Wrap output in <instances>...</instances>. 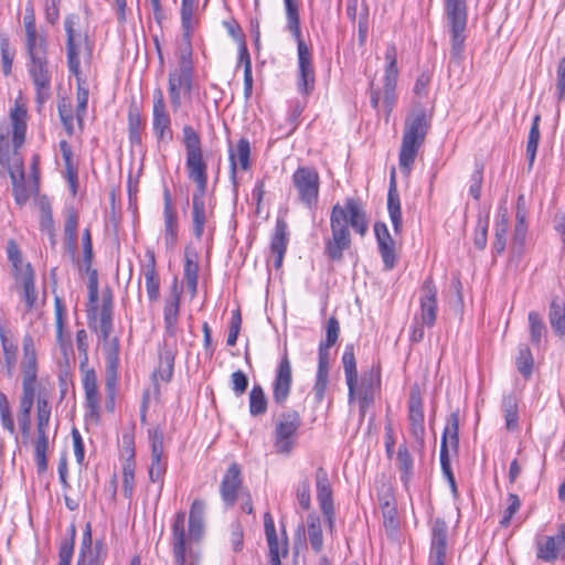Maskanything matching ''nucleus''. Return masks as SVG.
Masks as SVG:
<instances>
[{
	"label": "nucleus",
	"instance_id": "1",
	"mask_svg": "<svg viewBox=\"0 0 565 565\" xmlns=\"http://www.w3.org/2000/svg\"><path fill=\"white\" fill-rule=\"evenodd\" d=\"M26 108L15 105L10 110V124L0 122V164L8 168L15 203L24 205L29 200L23 161L18 150L25 141Z\"/></svg>",
	"mask_w": 565,
	"mask_h": 565
},
{
	"label": "nucleus",
	"instance_id": "2",
	"mask_svg": "<svg viewBox=\"0 0 565 565\" xmlns=\"http://www.w3.org/2000/svg\"><path fill=\"white\" fill-rule=\"evenodd\" d=\"M350 227L363 237L369 230V220L362 202L347 198L343 204L335 203L330 213L331 236L324 239V255L335 263L343 259L344 250L352 244Z\"/></svg>",
	"mask_w": 565,
	"mask_h": 565
},
{
	"label": "nucleus",
	"instance_id": "3",
	"mask_svg": "<svg viewBox=\"0 0 565 565\" xmlns=\"http://www.w3.org/2000/svg\"><path fill=\"white\" fill-rule=\"evenodd\" d=\"M111 332L113 298L111 295L108 294L103 296L102 301L99 340L103 342V351L106 361L105 407L109 413L115 411L119 367V339L117 337H110Z\"/></svg>",
	"mask_w": 565,
	"mask_h": 565
},
{
	"label": "nucleus",
	"instance_id": "4",
	"mask_svg": "<svg viewBox=\"0 0 565 565\" xmlns=\"http://www.w3.org/2000/svg\"><path fill=\"white\" fill-rule=\"evenodd\" d=\"M430 129V118L419 104L405 118L398 163L403 173L409 174L420 147Z\"/></svg>",
	"mask_w": 565,
	"mask_h": 565
},
{
	"label": "nucleus",
	"instance_id": "5",
	"mask_svg": "<svg viewBox=\"0 0 565 565\" xmlns=\"http://www.w3.org/2000/svg\"><path fill=\"white\" fill-rule=\"evenodd\" d=\"M182 143L185 150V169L189 180L195 184L193 193H206L207 162L204 159L200 134L190 125L182 128Z\"/></svg>",
	"mask_w": 565,
	"mask_h": 565
},
{
	"label": "nucleus",
	"instance_id": "6",
	"mask_svg": "<svg viewBox=\"0 0 565 565\" xmlns=\"http://www.w3.org/2000/svg\"><path fill=\"white\" fill-rule=\"evenodd\" d=\"M444 7L450 33L449 67L460 66L466 42L467 3L466 0H444Z\"/></svg>",
	"mask_w": 565,
	"mask_h": 565
},
{
	"label": "nucleus",
	"instance_id": "7",
	"mask_svg": "<svg viewBox=\"0 0 565 565\" xmlns=\"http://www.w3.org/2000/svg\"><path fill=\"white\" fill-rule=\"evenodd\" d=\"M285 28L297 43V89L308 97L315 90L316 73L311 50L302 38L300 18L286 21Z\"/></svg>",
	"mask_w": 565,
	"mask_h": 565
},
{
	"label": "nucleus",
	"instance_id": "8",
	"mask_svg": "<svg viewBox=\"0 0 565 565\" xmlns=\"http://www.w3.org/2000/svg\"><path fill=\"white\" fill-rule=\"evenodd\" d=\"M302 419L298 411H284L275 422L273 431L274 448L278 455H290L296 446L298 430Z\"/></svg>",
	"mask_w": 565,
	"mask_h": 565
},
{
	"label": "nucleus",
	"instance_id": "9",
	"mask_svg": "<svg viewBox=\"0 0 565 565\" xmlns=\"http://www.w3.org/2000/svg\"><path fill=\"white\" fill-rule=\"evenodd\" d=\"M172 554L175 565H200L201 552L189 545L185 539V512L174 515L171 535Z\"/></svg>",
	"mask_w": 565,
	"mask_h": 565
},
{
	"label": "nucleus",
	"instance_id": "10",
	"mask_svg": "<svg viewBox=\"0 0 565 565\" xmlns=\"http://www.w3.org/2000/svg\"><path fill=\"white\" fill-rule=\"evenodd\" d=\"M52 407L45 396L39 395L36 399V433L34 441V459L39 473L47 469L46 451L49 447L47 427L50 424Z\"/></svg>",
	"mask_w": 565,
	"mask_h": 565
},
{
	"label": "nucleus",
	"instance_id": "11",
	"mask_svg": "<svg viewBox=\"0 0 565 565\" xmlns=\"http://www.w3.org/2000/svg\"><path fill=\"white\" fill-rule=\"evenodd\" d=\"M298 200L309 210L317 207L320 192V177L315 167L299 166L291 175Z\"/></svg>",
	"mask_w": 565,
	"mask_h": 565
},
{
	"label": "nucleus",
	"instance_id": "12",
	"mask_svg": "<svg viewBox=\"0 0 565 565\" xmlns=\"http://www.w3.org/2000/svg\"><path fill=\"white\" fill-rule=\"evenodd\" d=\"M193 75L194 66L192 61V47L191 44H186L185 47L181 50L179 65L171 70L168 75V94L171 107L174 111H177L182 105V85L190 76Z\"/></svg>",
	"mask_w": 565,
	"mask_h": 565
},
{
	"label": "nucleus",
	"instance_id": "13",
	"mask_svg": "<svg viewBox=\"0 0 565 565\" xmlns=\"http://www.w3.org/2000/svg\"><path fill=\"white\" fill-rule=\"evenodd\" d=\"M29 75L33 82L36 100L43 104L50 97L52 74L49 70L47 53L28 57Z\"/></svg>",
	"mask_w": 565,
	"mask_h": 565
},
{
	"label": "nucleus",
	"instance_id": "14",
	"mask_svg": "<svg viewBox=\"0 0 565 565\" xmlns=\"http://www.w3.org/2000/svg\"><path fill=\"white\" fill-rule=\"evenodd\" d=\"M292 386V367L285 348L280 361L275 370V376L271 383L273 402L284 407L289 398Z\"/></svg>",
	"mask_w": 565,
	"mask_h": 565
},
{
	"label": "nucleus",
	"instance_id": "15",
	"mask_svg": "<svg viewBox=\"0 0 565 565\" xmlns=\"http://www.w3.org/2000/svg\"><path fill=\"white\" fill-rule=\"evenodd\" d=\"M381 390V369L372 366L362 374L361 382L356 384L354 398L359 399L360 416L364 417L367 409L374 404L375 396Z\"/></svg>",
	"mask_w": 565,
	"mask_h": 565
},
{
	"label": "nucleus",
	"instance_id": "16",
	"mask_svg": "<svg viewBox=\"0 0 565 565\" xmlns=\"http://www.w3.org/2000/svg\"><path fill=\"white\" fill-rule=\"evenodd\" d=\"M149 439L151 444V465L149 468V479L159 486V495L161 494L167 471V462L163 457V430L159 427L149 429Z\"/></svg>",
	"mask_w": 565,
	"mask_h": 565
},
{
	"label": "nucleus",
	"instance_id": "17",
	"mask_svg": "<svg viewBox=\"0 0 565 565\" xmlns=\"http://www.w3.org/2000/svg\"><path fill=\"white\" fill-rule=\"evenodd\" d=\"M152 130L159 141H170L173 138L171 117L160 88L153 90Z\"/></svg>",
	"mask_w": 565,
	"mask_h": 565
},
{
	"label": "nucleus",
	"instance_id": "18",
	"mask_svg": "<svg viewBox=\"0 0 565 565\" xmlns=\"http://www.w3.org/2000/svg\"><path fill=\"white\" fill-rule=\"evenodd\" d=\"M448 526L444 519L436 518L431 525L428 564L446 565Z\"/></svg>",
	"mask_w": 565,
	"mask_h": 565
},
{
	"label": "nucleus",
	"instance_id": "19",
	"mask_svg": "<svg viewBox=\"0 0 565 565\" xmlns=\"http://www.w3.org/2000/svg\"><path fill=\"white\" fill-rule=\"evenodd\" d=\"M79 23V17L75 13L67 14L64 20L66 33V55L67 66L71 74L78 76L81 74L79 49L76 40L81 38L76 26Z\"/></svg>",
	"mask_w": 565,
	"mask_h": 565
},
{
	"label": "nucleus",
	"instance_id": "20",
	"mask_svg": "<svg viewBox=\"0 0 565 565\" xmlns=\"http://www.w3.org/2000/svg\"><path fill=\"white\" fill-rule=\"evenodd\" d=\"M374 234L377 243L379 253L381 255L384 270L390 271L397 264V254L395 250V241L383 222H375Z\"/></svg>",
	"mask_w": 565,
	"mask_h": 565
},
{
	"label": "nucleus",
	"instance_id": "21",
	"mask_svg": "<svg viewBox=\"0 0 565 565\" xmlns=\"http://www.w3.org/2000/svg\"><path fill=\"white\" fill-rule=\"evenodd\" d=\"M242 483L241 467L233 462L226 469L220 486L221 498L225 507L231 508L236 503Z\"/></svg>",
	"mask_w": 565,
	"mask_h": 565
},
{
	"label": "nucleus",
	"instance_id": "22",
	"mask_svg": "<svg viewBox=\"0 0 565 565\" xmlns=\"http://www.w3.org/2000/svg\"><path fill=\"white\" fill-rule=\"evenodd\" d=\"M409 430L415 440L423 443L425 436V417L423 398L418 387H413L408 401Z\"/></svg>",
	"mask_w": 565,
	"mask_h": 565
},
{
	"label": "nucleus",
	"instance_id": "23",
	"mask_svg": "<svg viewBox=\"0 0 565 565\" xmlns=\"http://www.w3.org/2000/svg\"><path fill=\"white\" fill-rule=\"evenodd\" d=\"M206 193H193L191 205V220L193 236L200 241L203 237L205 226H209L210 217L213 211L205 204Z\"/></svg>",
	"mask_w": 565,
	"mask_h": 565
},
{
	"label": "nucleus",
	"instance_id": "24",
	"mask_svg": "<svg viewBox=\"0 0 565 565\" xmlns=\"http://www.w3.org/2000/svg\"><path fill=\"white\" fill-rule=\"evenodd\" d=\"M228 161L231 179L236 183L237 166L243 171L250 169V142L247 138L242 137L235 146L228 143Z\"/></svg>",
	"mask_w": 565,
	"mask_h": 565
},
{
	"label": "nucleus",
	"instance_id": "25",
	"mask_svg": "<svg viewBox=\"0 0 565 565\" xmlns=\"http://www.w3.org/2000/svg\"><path fill=\"white\" fill-rule=\"evenodd\" d=\"M205 502L195 499L189 511V527L185 531V539L189 545L199 543L204 535Z\"/></svg>",
	"mask_w": 565,
	"mask_h": 565
},
{
	"label": "nucleus",
	"instance_id": "26",
	"mask_svg": "<svg viewBox=\"0 0 565 565\" xmlns=\"http://www.w3.org/2000/svg\"><path fill=\"white\" fill-rule=\"evenodd\" d=\"M422 289L424 295L420 297V322L433 327L437 318V289L431 279H426Z\"/></svg>",
	"mask_w": 565,
	"mask_h": 565
},
{
	"label": "nucleus",
	"instance_id": "27",
	"mask_svg": "<svg viewBox=\"0 0 565 565\" xmlns=\"http://www.w3.org/2000/svg\"><path fill=\"white\" fill-rule=\"evenodd\" d=\"M163 218H164V243L168 248H173L178 239V215L172 204L170 190L163 189Z\"/></svg>",
	"mask_w": 565,
	"mask_h": 565
},
{
	"label": "nucleus",
	"instance_id": "28",
	"mask_svg": "<svg viewBox=\"0 0 565 565\" xmlns=\"http://www.w3.org/2000/svg\"><path fill=\"white\" fill-rule=\"evenodd\" d=\"M83 388L85 392V407L87 409V415L90 418H93L95 422H98L99 417H100V406H99L97 376L93 369L87 370L84 373Z\"/></svg>",
	"mask_w": 565,
	"mask_h": 565
},
{
	"label": "nucleus",
	"instance_id": "29",
	"mask_svg": "<svg viewBox=\"0 0 565 565\" xmlns=\"http://www.w3.org/2000/svg\"><path fill=\"white\" fill-rule=\"evenodd\" d=\"M147 263L142 265L141 270L146 280L147 296L150 302L160 298V277L156 268V255L152 249L146 250Z\"/></svg>",
	"mask_w": 565,
	"mask_h": 565
},
{
	"label": "nucleus",
	"instance_id": "30",
	"mask_svg": "<svg viewBox=\"0 0 565 565\" xmlns=\"http://www.w3.org/2000/svg\"><path fill=\"white\" fill-rule=\"evenodd\" d=\"M387 212L392 222L393 231L399 234L403 228L401 200L397 191L395 169H392L387 192Z\"/></svg>",
	"mask_w": 565,
	"mask_h": 565
},
{
	"label": "nucleus",
	"instance_id": "31",
	"mask_svg": "<svg viewBox=\"0 0 565 565\" xmlns=\"http://www.w3.org/2000/svg\"><path fill=\"white\" fill-rule=\"evenodd\" d=\"M288 242V225L285 220L277 218L275 230L270 238V250L275 255L274 266L276 268H279L282 264Z\"/></svg>",
	"mask_w": 565,
	"mask_h": 565
},
{
	"label": "nucleus",
	"instance_id": "32",
	"mask_svg": "<svg viewBox=\"0 0 565 565\" xmlns=\"http://www.w3.org/2000/svg\"><path fill=\"white\" fill-rule=\"evenodd\" d=\"M183 278L191 297L198 292L199 254L190 246L184 248Z\"/></svg>",
	"mask_w": 565,
	"mask_h": 565
},
{
	"label": "nucleus",
	"instance_id": "33",
	"mask_svg": "<svg viewBox=\"0 0 565 565\" xmlns=\"http://www.w3.org/2000/svg\"><path fill=\"white\" fill-rule=\"evenodd\" d=\"M180 298L181 295L174 287L172 295L164 300L163 307V322H164V331L169 337H175L179 313H180Z\"/></svg>",
	"mask_w": 565,
	"mask_h": 565
},
{
	"label": "nucleus",
	"instance_id": "34",
	"mask_svg": "<svg viewBox=\"0 0 565 565\" xmlns=\"http://www.w3.org/2000/svg\"><path fill=\"white\" fill-rule=\"evenodd\" d=\"M448 445L457 451L459 446V413L452 412L448 415L440 441L439 455H449Z\"/></svg>",
	"mask_w": 565,
	"mask_h": 565
},
{
	"label": "nucleus",
	"instance_id": "35",
	"mask_svg": "<svg viewBox=\"0 0 565 565\" xmlns=\"http://www.w3.org/2000/svg\"><path fill=\"white\" fill-rule=\"evenodd\" d=\"M317 500L320 509L330 512V505H333V492L329 476L323 467H319L315 473Z\"/></svg>",
	"mask_w": 565,
	"mask_h": 565
},
{
	"label": "nucleus",
	"instance_id": "36",
	"mask_svg": "<svg viewBox=\"0 0 565 565\" xmlns=\"http://www.w3.org/2000/svg\"><path fill=\"white\" fill-rule=\"evenodd\" d=\"M317 500L320 509L330 512V505H333V492L329 476L323 467H319L315 473Z\"/></svg>",
	"mask_w": 565,
	"mask_h": 565
},
{
	"label": "nucleus",
	"instance_id": "37",
	"mask_svg": "<svg viewBox=\"0 0 565 565\" xmlns=\"http://www.w3.org/2000/svg\"><path fill=\"white\" fill-rule=\"evenodd\" d=\"M342 364L345 375V382L349 391V402L354 399V395L356 392V380H358V371H356V362L354 355L353 344H348L344 349L342 355Z\"/></svg>",
	"mask_w": 565,
	"mask_h": 565
},
{
	"label": "nucleus",
	"instance_id": "38",
	"mask_svg": "<svg viewBox=\"0 0 565 565\" xmlns=\"http://www.w3.org/2000/svg\"><path fill=\"white\" fill-rule=\"evenodd\" d=\"M88 301L87 309L88 327L99 333L100 321L97 326V301H98V275L97 271H92L88 278ZM102 311L99 312V315Z\"/></svg>",
	"mask_w": 565,
	"mask_h": 565
},
{
	"label": "nucleus",
	"instance_id": "39",
	"mask_svg": "<svg viewBox=\"0 0 565 565\" xmlns=\"http://www.w3.org/2000/svg\"><path fill=\"white\" fill-rule=\"evenodd\" d=\"M264 529L265 535L269 550V565H281L280 555H279V542L274 524V520L269 512H266L264 515Z\"/></svg>",
	"mask_w": 565,
	"mask_h": 565
},
{
	"label": "nucleus",
	"instance_id": "40",
	"mask_svg": "<svg viewBox=\"0 0 565 565\" xmlns=\"http://www.w3.org/2000/svg\"><path fill=\"white\" fill-rule=\"evenodd\" d=\"M21 282L23 289V299L25 301L26 308L31 310L36 302V291L34 286V271L30 263L25 264L22 277L15 279Z\"/></svg>",
	"mask_w": 565,
	"mask_h": 565
},
{
	"label": "nucleus",
	"instance_id": "41",
	"mask_svg": "<svg viewBox=\"0 0 565 565\" xmlns=\"http://www.w3.org/2000/svg\"><path fill=\"white\" fill-rule=\"evenodd\" d=\"M495 233L493 242V250L497 254H502L505 249L507 233L509 230V217L507 210L499 211L495 218Z\"/></svg>",
	"mask_w": 565,
	"mask_h": 565
},
{
	"label": "nucleus",
	"instance_id": "42",
	"mask_svg": "<svg viewBox=\"0 0 565 565\" xmlns=\"http://www.w3.org/2000/svg\"><path fill=\"white\" fill-rule=\"evenodd\" d=\"M502 412L505 419V428L510 431L519 427L518 398L513 394L503 395Z\"/></svg>",
	"mask_w": 565,
	"mask_h": 565
},
{
	"label": "nucleus",
	"instance_id": "43",
	"mask_svg": "<svg viewBox=\"0 0 565 565\" xmlns=\"http://www.w3.org/2000/svg\"><path fill=\"white\" fill-rule=\"evenodd\" d=\"M561 542L557 534L555 536H546L544 542L536 544V557L543 562L552 563L558 557Z\"/></svg>",
	"mask_w": 565,
	"mask_h": 565
},
{
	"label": "nucleus",
	"instance_id": "44",
	"mask_svg": "<svg viewBox=\"0 0 565 565\" xmlns=\"http://www.w3.org/2000/svg\"><path fill=\"white\" fill-rule=\"evenodd\" d=\"M145 120L137 106L132 105L128 110V137L131 145L141 143V129Z\"/></svg>",
	"mask_w": 565,
	"mask_h": 565
},
{
	"label": "nucleus",
	"instance_id": "45",
	"mask_svg": "<svg viewBox=\"0 0 565 565\" xmlns=\"http://www.w3.org/2000/svg\"><path fill=\"white\" fill-rule=\"evenodd\" d=\"M196 0H182L181 1V26L183 31V41L191 44V36L193 32V13Z\"/></svg>",
	"mask_w": 565,
	"mask_h": 565
},
{
	"label": "nucleus",
	"instance_id": "46",
	"mask_svg": "<svg viewBox=\"0 0 565 565\" xmlns=\"http://www.w3.org/2000/svg\"><path fill=\"white\" fill-rule=\"evenodd\" d=\"M548 319L555 333L559 337H565V305L561 300H552Z\"/></svg>",
	"mask_w": 565,
	"mask_h": 565
},
{
	"label": "nucleus",
	"instance_id": "47",
	"mask_svg": "<svg viewBox=\"0 0 565 565\" xmlns=\"http://www.w3.org/2000/svg\"><path fill=\"white\" fill-rule=\"evenodd\" d=\"M175 360V350L166 348L159 355V366L154 375H158L163 382H170L173 375Z\"/></svg>",
	"mask_w": 565,
	"mask_h": 565
},
{
	"label": "nucleus",
	"instance_id": "48",
	"mask_svg": "<svg viewBox=\"0 0 565 565\" xmlns=\"http://www.w3.org/2000/svg\"><path fill=\"white\" fill-rule=\"evenodd\" d=\"M396 461L398 469L401 471V481L406 484L412 475L414 469V459L406 446V444H401L398 446L397 455H396Z\"/></svg>",
	"mask_w": 565,
	"mask_h": 565
},
{
	"label": "nucleus",
	"instance_id": "49",
	"mask_svg": "<svg viewBox=\"0 0 565 565\" xmlns=\"http://www.w3.org/2000/svg\"><path fill=\"white\" fill-rule=\"evenodd\" d=\"M515 366L524 379H530L533 373L534 359L527 344H520L515 358Z\"/></svg>",
	"mask_w": 565,
	"mask_h": 565
},
{
	"label": "nucleus",
	"instance_id": "50",
	"mask_svg": "<svg viewBox=\"0 0 565 565\" xmlns=\"http://www.w3.org/2000/svg\"><path fill=\"white\" fill-rule=\"evenodd\" d=\"M268 399L264 388L255 384L249 392V414L254 417L264 415L267 412Z\"/></svg>",
	"mask_w": 565,
	"mask_h": 565
},
{
	"label": "nucleus",
	"instance_id": "51",
	"mask_svg": "<svg viewBox=\"0 0 565 565\" xmlns=\"http://www.w3.org/2000/svg\"><path fill=\"white\" fill-rule=\"evenodd\" d=\"M23 361L21 363L22 371L38 372L36 351L34 340L31 334H25L22 341Z\"/></svg>",
	"mask_w": 565,
	"mask_h": 565
},
{
	"label": "nucleus",
	"instance_id": "52",
	"mask_svg": "<svg viewBox=\"0 0 565 565\" xmlns=\"http://www.w3.org/2000/svg\"><path fill=\"white\" fill-rule=\"evenodd\" d=\"M307 522L310 546L316 553H320L323 548V535L320 519L317 515H309Z\"/></svg>",
	"mask_w": 565,
	"mask_h": 565
},
{
	"label": "nucleus",
	"instance_id": "53",
	"mask_svg": "<svg viewBox=\"0 0 565 565\" xmlns=\"http://www.w3.org/2000/svg\"><path fill=\"white\" fill-rule=\"evenodd\" d=\"M0 340L3 350L6 374L8 377H11L17 362L18 347L3 332L0 333Z\"/></svg>",
	"mask_w": 565,
	"mask_h": 565
},
{
	"label": "nucleus",
	"instance_id": "54",
	"mask_svg": "<svg viewBox=\"0 0 565 565\" xmlns=\"http://www.w3.org/2000/svg\"><path fill=\"white\" fill-rule=\"evenodd\" d=\"M25 49L28 57L47 53V42L45 36L39 35L36 30L25 32Z\"/></svg>",
	"mask_w": 565,
	"mask_h": 565
},
{
	"label": "nucleus",
	"instance_id": "55",
	"mask_svg": "<svg viewBox=\"0 0 565 565\" xmlns=\"http://www.w3.org/2000/svg\"><path fill=\"white\" fill-rule=\"evenodd\" d=\"M38 372L22 371V395L20 402L34 405Z\"/></svg>",
	"mask_w": 565,
	"mask_h": 565
},
{
	"label": "nucleus",
	"instance_id": "56",
	"mask_svg": "<svg viewBox=\"0 0 565 565\" xmlns=\"http://www.w3.org/2000/svg\"><path fill=\"white\" fill-rule=\"evenodd\" d=\"M529 324H530V339L534 347H540L542 343L543 335L546 331L545 324L536 311H531L529 313Z\"/></svg>",
	"mask_w": 565,
	"mask_h": 565
},
{
	"label": "nucleus",
	"instance_id": "57",
	"mask_svg": "<svg viewBox=\"0 0 565 565\" xmlns=\"http://www.w3.org/2000/svg\"><path fill=\"white\" fill-rule=\"evenodd\" d=\"M0 51H1V63L2 73L4 76L11 74L12 64L15 55V51L10 47L9 38L7 34L0 35Z\"/></svg>",
	"mask_w": 565,
	"mask_h": 565
},
{
	"label": "nucleus",
	"instance_id": "58",
	"mask_svg": "<svg viewBox=\"0 0 565 565\" xmlns=\"http://www.w3.org/2000/svg\"><path fill=\"white\" fill-rule=\"evenodd\" d=\"M7 255L9 262L12 265L14 278H21L25 265L22 263L21 252L14 241H9L7 246Z\"/></svg>",
	"mask_w": 565,
	"mask_h": 565
},
{
	"label": "nucleus",
	"instance_id": "59",
	"mask_svg": "<svg viewBox=\"0 0 565 565\" xmlns=\"http://www.w3.org/2000/svg\"><path fill=\"white\" fill-rule=\"evenodd\" d=\"M33 405L19 402L18 423L20 426L21 435L26 440L31 431V411Z\"/></svg>",
	"mask_w": 565,
	"mask_h": 565
},
{
	"label": "nucleus",
	"instance_id": "60",
	"mask_svg": "<svg viewBox=\"0 0 565 565\" xmlns=\"http://www.w3.org/2000/svg\"><path fill=\"white\" fill-rule=\"evenodd\" d=\"M77 79V90H76V117L78 122L81 124L83 121V117L86 114L87 109V103H88V88L84 86V83L81 78V74L78 76H75Z\"/></svg>",
	"mask_w": 565,
	"mask_h": 565
},
{
	"label": "nucleus",
	"instance_id": "61",
	"mask_svg": "<svg viewBox=\"0 0 565 565\" xmlns=\"http://www.w3.org/2000/svg\"><path fill=\"white\" fill-rule=\"evenodd\" d=\"M483 168H484V166L482 162H476L475 171L472 172V174L470 177L469 193L476 201H479L480 196H481V189H482V182H483Z\"/></svg>",
	"mask_w": 565,
	"mask_h": 565
},
{
	"label": "nucleus",
	"instance_id": "62",
	"mask_svg": "<svg viewBox=\"0 0 565 565\" xmlns=\"http://www.w3.org/2000/svg\"><path fill=\"white\" fill-rule=\"evenodd\" d=\"M106 556L105 544L103 541H96L93 550L84 551L85 565H104Z\"/></svg>",
	"mask_w": 565,
	"mask_h": 565
},
{
	"label": "nucleus",
	"instance_id": "63",
	"mask_svg": "<svg viewBox=\"0 0 565 565\" xmlns=\"http://www.w3.org/2000/svg\"><path fill=\"white\" fill-rule=\"evenodd\" d=\"M488 227H489V212L482 217L478 216L477 231L475 235V246L478 249H484L488 242Z\"/></svg>",
	"mask_w": 565,
	"mask_h": 565
},
{
	"label": "nucleus",
	"instance_id": "64",
	"mask_svg": "<svg viewBox=\"0 0 565 565\" xmlns=\"http://www.w3.org/2000/svg\"><path fill=\"white\" fill-rule=\"evenodd\" d=\"M135 490V465L127 462L122 468V491L127 499H131Z\"/></svg>",
	"mask_w": 565,
	"mask_h": 565
}]
</instances>
